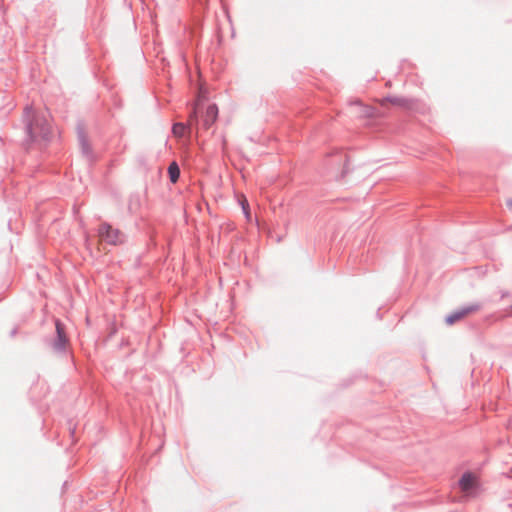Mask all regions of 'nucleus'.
<instances>
[{"label":"nucleus","instance_id":"nucleus-3","mask_svg":"<svg viewBox=\"0 0 512 512\" xmlns=\"http://www.w3.org/2000/svg\"><path fill=\"white\" fill-rule=\"evenodd\" d=\"M198 114L200 115L201 123L204 129H209L218 117V108L215 104H209L205 110L202 106L199 107Z\"/></svg>","mask_w":512,"mask_h":512},{"label":"nucleus","instance_id":"nucleus-7","mask_svg":"<svg viewBox=\"0 0 512 512\" xmlns=\"http://www.w3.org/2000/svg\"><path fill=\"white\" fill-rule=\"evenodd\" d=\"M198 123V116L196 117V122L194 121L192 126L189 125V122L187 123V125L183 123H175L172 128L173 135L178 138L183 137L188 129H191L193 127L198 128Z\"/></svg>","mask_w":512,"mask_h":512},{"label":"nucleus","instance_id":"nucleus-9","mask_svg":"<svg viewBox=\"0 0 512 512\" xmlns=\"http://www.w3.org/2000/svg\"><path fill=\"white\" fill-rule=\"evenodd\" d=\"M169 178L172 183H176L180 176V169L176 162H172L168 167Z\"/></svg>","mask_w":512,"mask_h":512},{"label":"nucleus","instance_id":"nucleus-4","mask_svg":"<svg viewBox=\"0 0 512 512\" xmlns=\"http://www.w3.org/2000/svg\"><path fill=\"white\" fill-rule=\"evenodd\" d=\"M479 309H480L479 304H471L466 307H463V308L453 312L452 314L448 315L446 317V323L448 325H452L455 322L466 318L470 314L477 312Z\"/></svg>","mask_w":512,"mask_h":512},{"label":"nucleus","instance_id":"nucleus-8","mask_svg":"<svg viewBox=\"0 0 512 512\" xmlns=\"http://www.w3.org/2000/svg\"><path fill=\"white\" fill-rule=\"evenodd\" d=\"M380 105L386 107L387 104H391L398 107L407 108L409 107V101L400 97L385 98L379 101Z\"/></svg>","mask_w":512,"mask_h":512},{"label":"nucleus","instance_id":"nucleus-12","mask_svg":"<svg viewBox=\"0 0 512 512\" xmlns=\"http://www.w3.org/2000/svg\"><path fill=\"white\" fill-rule=\"evenodd\" d=\"M363 112H362V115L363 116H366V117H373L375 115L374 113V109L372 107H369V106H364L363 107Z\"/></svg>","mask_w":512,"mask_h":512},{"label":"nucleus","instance_id":"nucleus-6","mask_svg":"<svg viewBox=\"0 0 512 512\" xmlns=\"http://www.w3.org/2000/svg\"><path fill=\"white\" fill-rule=\"evenodd\" d=\"M205 97H206V90L202 86H200L198 95H197V100L195 102L193 111L189 116V125L190 126L193 125L194 121L196 122V117L198 116V110H199V107L201 106V101L203 99H205Z\"/></svg>","mask_w":512,"mask_h":512},{"label":"nucleus","instance_id":"nucleus-11","mask_svg":"<svg viewBox=\"0 0 512 512\" xmlns=\"http://www.w3.org/2000/svg\"><path fill=\"white\" fill-rule=\"evenodd\" d=\"M56 330L59 338V346H62L65 343V336H64V328L62 324L57 321L56 322Z\"/></svg>","mask_w":512,"mask_h":512},{"label":"nucleus","instance_id":"nucleus-5","mask_svg":"<svg viewBox=\"0 0 512 512\" xmlns=\"http://www.w3.org/2000/svg\"><path fill=\"white\" fill-rule=\"evenodd\" d=\"M477 485V478L471 473H465L459 481L461 491L467 496L474 494Z\"/></svg>","mask_w":512,"mask_h":512},{"label":"nucleus","instance_id":"nucleus-10","mask_svg":"<svg viewBox=\"0 0 512 512\" xmlns=\"http://www.w3.org/2000/svg\"><path fill=\"white\" fill-rule=\"evenodd\" d=\"M239 203L242 207V210L245 214V217L247 219V221H251V212H250V206H249V203L246 199V197L244 195H241L239 197Z\"/></svg>","mask_w":512,"mask_h":512},{"label":"nucleus","instance_id":"nucleus-2","mask_svg":"<svg viewBox=\"0 0 512 512\" xmlns=\"http://www.w3.org/2000/svg\"><path fill=\"white\" fill-rule=\"evenodd\" d=\"M99 237L101 241L113 245L121 244L124 241L123 233L118 229L112 228L109 224L106 223L99 227Z\"/></svg>","mask_w":512,"mask_h":512},{"label":"nucleus","instance_id":"nucleus-1","mask_svg":"<svg viewBox=\"0 0 512 512\" xmlns=\"http://www.w3.org/2000/svg\"><path fill=\"white\" fill-rule=\"evenodd\" d=\"M26 114L31 117L28 124V133L33 139H46L50 134L49 120L44 114H36L32 109H27Z\"/></svg>","mask_w":512,"mask_h":512}]
</instances>
